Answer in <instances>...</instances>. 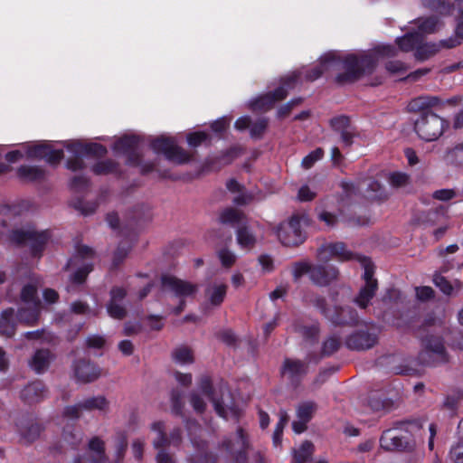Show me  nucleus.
<instances>
[{"instance_id": "35", "label": "nucleus", "mask_w": 463, "mask_h": 463, "mask_svg": "<svg viewBox=\"0 0 463 463\" xmlns=\"http://www.w3.org/2000/svg\"><path fill=\"white\" fill-rule=\"evenodd\" d=\"M422 5L441 15H449L454 8V4L449 0H422Z\"/></svg>"}, {"instance_id": "28", "label": "nucleus", "mask_w": 463, "mask_h": 463, "mask_svg": "<svg viewBox=\"0 0 463 463\" xmlns=\"http://www.w3.org/2000/svg\"><path fill=\"white\" fill-rule=\"evenodd\" d=\"M378 283H365L360 289L354 302L362 309L368 307L371 300L376 294Z\"/></svg>"}, {"instance_id": "32", "label": "nucleus", "mask_w": 463, "mask_h": 463, "mask_svg": "<svg viewBox=\"0 0 463 463\" xmlns=\"http://www.w3.org/2000/svg\"><path fill=\"white\" fill-rule=\"evenodd\" d=\"M17 175L24 181H41L45 177V170L35 165H21L17 169Z\"/></svg>"}, {"instance_id": "53", "label": "nucleus", "mask_w": 463, "mask_h": 463, "mask_svg": "<svg viewBox=\"0 0 463 463\" xmlns=\"http://www.w3.org/2000/svg\"><path fill=\"white\" fill-rule=\"evenodd\" d=\"M269 126V119L267 118H259L255 123L250 126V135L253 139H261Z\"/></svg>"}, {"instance_id": "49", "label": "nucleus", "mask_w": 463, "mask_h": 463, "mask_svg": "<svg viewBox=\"0 0 463 463\" xmlns=\"http://www.w3.org/2000/svg\"><path fill=\"white\" fill-rule=\"evenodd\" d=\"M211 135L204 131H195L189 133L186 137L187 143L192 147H197L202 144L211 146Z\"/></svg>"}, {"instance_id": "4", "label": "nucleus", "mask_w": 463, "mask_h": 463, "mask_svg": "<svg viewBox=\"0 0 463 463\" xmlns=\"http://www.w3.org/2000/svg\"><path fill=\"white\" fill-rule=\"evenodd\" d=\"M409 421H395L392 427L383 431L380 446L386 451L411 452L416 447L412 434L406 429Z\"/></svg>"}, {"instance_id": "14", "label": "nucleus", "mask_w": 463, "mask_h": 463, "mask_svg": "<svg viewBox=\"0 0 463 463\" xmlns=\"http://www.w3.org/2000/svg\"><path fill=\"white\" fill-rule=\"evenodd\" d=\"M308 373V364L299 359L285 358L280 368L281 375H286L288 383L298 388Z\"/></svg>"}, {"instance_id": "23", "label": "nucleus", "mask_w": 463, "mask_h": 463, "mask_svg": "<svg viewBox=\"0 0 463 463\" xmlns=\"http://www.w3.org/2000/svg\"><path fill=\"white\" fill-rule=\"evenodd\" d=\"M56 355L47 348L37 349L29 361V366L36 373H45L51 364L55 360Z\"/></svg>"}, {"instance_id": "52", "label": "nucleus", "mask_w": 463, "mask_h": 463, "mask_svg": "<svg viewBox=\"0 0 463 463\" xmlns=\"http://www.w3.org/2000/svg\"><path fill=\"white\" fill-rule=\"evenodd\" d=\"M241 154V149L239 146H232L216 156L214 161L222 165H229L239 157Z\"/></svg>"}, {"instance_id": "42", "label": "nucleus", "mask_w": 463, "mask_h": 463, "mask_svg": "<svg viewBox=\"0 0 463 463\" xmlns=\"http://www.w3.org/2000/svg\"><path fill=\"white\" fill-rule=\"evenodd\" d=\"M439 51L438 43H425L423 42L417 46L415 51V58L419 61H425L435 55Z\"/></svg>"}, {"instance_id": "54", "label": "nucleus", "mask_w": 463, "mask_h": 463, "mask_svg": "<svg viewBox=\"0 0 463 463\" xmlns=\"http://www.w3.org/2000/svg\"><path fill=\"white\" fill-rule=\"evenodd\" d=\"M172 356L175 361L181 364L194 363V356L192 350L187 346H180L174 350Z\"/></svg>"}, {"instance_id": "25", "label": "nucleus", "mask_w": 463, "mask_h": 463, "mask_svg": "<svg viewBox=\"0 0 463 463\" xmlns=\"http://www.w3.org/2000/svg\"><path fill=\"white\" fill-rule=\"evenodd\" d=\"M424 41L422 33L413 31L405 33L402 37H398L395 40L399 49L402 52H408L412 50H416L417 46Z\"/></svg>"}, {"instance_id": "57", "label": "nucleus", "mask_w": 463, "mask_h": 463, "mask_svg": "<svg viewBox=\"0 0 463 463\" xmlns=\"http://www.w3.org/2000/svg\"><path fill=\"white\" fill-rule=\"evenodd\" d=\"M288 420V416L285 411L280 412V419L277 423L276 429L273 432L272 439L273 444L278 447L281 444L283 430Z\"/></svg>"}, {"instance_id": "64", "label": "nucleus", "mask_w": 463, "mask_h": 463, "mask_svg": "<svg viewBox=\"0 0 463 463\" xmlns=\"http://www.w3.org/2000/svg\"><path fill=\"white\" fill-rule=\"evenodd\" d=\"M171 402L173 411L176 415H181L184 408L183 392L178 389H173L171 392Z\"/></svg>"}, {"instance_id": "11", "label": "nucleus", "mask_w": 463, "mask_h": 463, "mask_svg": "<svg viewBox=\"0 0 463 463\" xmlns=\"http://www.w3.org/2000/svg\"><path fill=\"white\" fill-rule=\"evenodd\" d=\"M71 368L76 382L84 384L96 382L103 373L102 368L87 358L74 360Z\"/></svg>"}, {"instance_id": "46", "label": "nucleus", "mask_w": 463, "mask_h": 463, "mask_svg": "<svg viewBox=\"0 0 463 463\" xmlns=\"http://www.w3.org/2000/svg\"><path fill=\"white\" fill-rule=\"evenodd\" d=\"M314 452V444L309 440L302 442L298 450H295L294 460L296 463H306L311 460Z\"/></svg>"}, {"instance_id": "26", "label": "nucleus", "mask_w": 463, "mask_h": 463, "mask_svg": "<svg viewBox=\"0 0 463 463\" xmlns=\"http://www.w3.org/2000/svg\"><path fill=\"white\" fill-rule=\"evenodd\" d=\"M302 302L306 306H312L316 307L322 316H324L328 307L327 300L324 296H321L310 289L303 290Z\"/></svg>"}, {"instance_id": "55", "label": "nucleus", "mask_w": 463, "mask_h": 463, "mask_svg": "<svg viewBox=\"0 0 463 463\" xmlns=\"http://www.w3.org/2000/svg\"><path fill=\"white\" fill-rule=\"evenodd\" d=\"M329 125H330L331 128L336 133H340V132L347 129L351 126H353L351 124L350 118L345 115H340V116L332 118L329 120Z\"/></svg>"}, {"instance_id": "13", "label": "nucleus", "mask_w": 463, "mask_h": 463, "mask_svg": "<svg viewBox=\"0 0 463 463\" xmlns=\"http://www.w3.org/2000/svg\"><path fill=\"white\" fill-rule=\"evenodd\" d=\"M163 288H167L180 298L194 297L198 292V285L180 279L175 276L162 274L160 277Z\"/></svg>"}, {"instance_id": "39", "label": "nucleus", "mask_w": 463, "mask_h": 463, "mask_svg": "<svg viewBox=\"0 0 463 463\" xmlns=\"http://www.w3.org/2000/svg\"><path fill=\"white\" fill-rule=\"evenodd\" d=\"M94 250L87 245H77L76 255L70 258L63 268V270L68 271L71 268L76 266L80 259L93 258Z\"/></svg>"}, {"instance_id": "2", "label": "nucleus", "mask_w": 463, "mask_h": 463, "mask_svg": "<svg viewBox=\"0 0 463 463\" xmlns=\"http://www.w3.org/2000/svg\"><path fill=\"white\" fill-rule=\"evenodd\" d=\"M383 303L386 306L383 313L384 321L397 327L406 326L418 337H424L423 334L437 323V318L433 315L421 318L417 308L408 309L404 313L396 289H388L383 298Z\"/></svg>"}, {"instance_id": "45", "label": "nucleus", "mask_w": 463, "mask_h": 463, "mask_svg": "<svg viewBox=\"0 0 463 463\" xmlns=\"http://www.w3.org/2000/svg\"><path fill=\"white\" fill-rule=\"evenodd\" d=\"M119 164L112 159L99 161L92 166V171L97 175H109L118 172Z\"/></svg>"}, {"instance_id": "7", "label": "nucleus", "mask_w": 463, "mask_h": 463, "mask_svg": "<svg viewBox=\"0 0 463 463\" xmlns=\"http://www.w3.org/2000/svg\"><path fill=\"white\" fill-rule=\"evenodd\" d=\"M150 146L156 154H163L168 161L177 165L187 164L192 160V155L179 146L173 137H156Z\"/></svg>"}, {"instance_id": "43", "label": "nucleus", "mask_w": 463, "mask_h": 463, "mask_svg": "<svg viewBox=\"0 0 463 463\" xmlns=\"http://www.w3.org/2000/svg\"><path fill=\"white\" fill-rule=\"evenodd\" d=\"M226 292L227 285H213L212 288L207 289L210 303L214 307H219L223 302Z\"/></svg>"}, {"instance_id": "16", "label": "nucleus", "mask_w": 463, "mask_h": 463, "mask_svg": "<svg viewBox=\"0 0 463 463\" xmlns=\"http://www.w3.org/2000/svg\"><path fill=\"white\" fill-rule=\"evenodd\" d=\"M64 154L61 149H53L47 143H40L30 146L27 149V157L32 159H45L47 163L52 165H58L63 158Z\"/></svg>"}, {"instance_id": "41", "label": "nucleus", "mask_w": 463, "mask_h": 463, "mask_svg": "<svg viewBox=\"0 0 463 463\" xmlns=\"http://www.w3.org/2000/svg\"><path fill=\"white\" fill-rule=\"evenodd\" d=\"M342 346V341L339 336L331 335L326 337L321 345L322 355L330 357L335 354Z\"/></svg>"}, {"instance_id": "51", "label": "nucleus", "mask_w": 463, "mask_h": 463, "mask_svg": "<svg viewBox=\"0 0 463 463\" xmlns=\"http://www.w3.org/2000/svg\"><path fill=\"white\" fill-rule=\"evenodd\" d=\"M92 269L93 265L91 263L83 264L71 275V281L77 285L83 284L86 281L88 275L92 271Z\"/></svg>"}, {"instance_id": "48", "label": "nucleus", "mask_w": 463, "mask_h": 463, "mask_svg": "<svg viewBox=\"0 0 463 463\" xmlns=\"http://www.w3.org/2000/svg\"><path fill=\"white\" fill-rule=\"evenodd\" d=\"M299 333L302 335L305 340L309 341L312 345H315L318 342L320 324L316 322L311 326H302L299 327Z\"/></svg>"}, {"instance_id": "21", "label": "nucleus", "mask_w": 463, "mask_h": 463, "mask_svg": "<svg viewBox=\"0 0 463 463\" xmlns=\"http://www.w3.org/2000/svg\"><path fill=\"white\" fill-rule=\"evenodd\" d=\"M65 147L70 152H77L84 156H90L98 158L104 157L108 153L106 146L99 143L84 144L80 141H71L67 143Z\"/></svg>"}, {"instance_id": "17", "label": "nucleus", "mask_w": 463, "mask_h": 463, "mask_svg": "<svg viewBox=\"0 0 463 463\" xmlns=\"http://www.w3.org/2000/svg\"><path fill=\"white\" fill-rule=\"evenodd\" d=\"M338 276V269L325 262V264L313 265L310 281L317 287H326L336 280Z\"/></svg>"}, {"instance_id": "18", "label": "nucleus", "mask_w": 463, "mask_h": 463, "mask_svg": "<svg viewBox=\"0 0 463 463\" xmlns=\"http://www.w3.org/2000/svg\"><path fill=\"white\" fill-rule=\"evenodd\" d=\"M378 342V336L368 330H357L347 336L345 345L350 350L362 351L373 347Z\"/></svg>"}, {"instance_id": "31", "label": "nucleus", "mask_w": 463, "mask_h": 463, "mask_svg": "<svg viewBox=\"0 0 463 463\" xmlns=\"http://www.w3.org/2000/svg\"><path fill=\"white\" fill-rule=\"evenodd\" d=\"M14 309L9 307L5 309L0 316V335L11 337L15 333V325L13 321Z\"/></svg>"}, {"instance_id": "44", "label": "nucleus", "mask_w": 463, "mask_h": 463, "mask_svg": "<svg viewBox=\"0 0 463 463\" xmlns=\"http://www.w3.org/2000/svg\"><path fill=\"white\" fill-rule=\"evenodd\" d=\"M447 163L454 165H463V141L454 147L449 148L444 156Z\"/></svg>"}, {"instance_id": "50", "label": "nucleus", "mask_w": 463, "mask_h": 463, "mask_svg": "<svg viewBox=\"0 0 463 463\" xmlns=\"http://www.w3.org/2000/svg\"><path fill=\"white\" fill-rule=\"evenodd\" d=\"M71 207L79 211L82 215L87 216L95 213L98 204L93 202H85L81 198H76L70 203Z\"/></svg>"}, {"instance_id": "62", "label": "nucleus", "mask_w": 463, "mask_h": 463, "mask_svg": "<svg viewBox=\"0 0 463 463\" xmlns=\"http://www.w3.org/2000/svg\"><path fill=\"white\" fill-rule=\"evenodd\" d=\"M73 154L72 157H70L66 162V166L68 169L76 172L79 170H82L86 167V165L83 161V155L77 153V152H71Z\"/></svg>"}, {"instance_id": "5", "label": "nucleus", "mask_w": 463, "mask_h": 463, "mask_svg": "<svg viewBox=\"0 0 463 463\" xmlns=\"http://www.w3.org/2000/svg\"><path fill=\"white\" fill-rule=\"evenodd\" d=\"M448 127L447 120L429 109L419 111L414 119V131L426 142L437 140Z\"/></svg>"}, {"instance_id": "22", "label": "nucleus", "mask_w": 463, "mask_h": 463, "mask_svg": "<svg viewBox=\"0 0 463 463\" xmlns=\"http://www.w3.org/2000/svg\"><path fill=\"white\" fill-rule=\"evenodd\" d=\"M199 387L202 392L213 404L216 413L222 418H227V411L223 406L222 399L216 397L211 377L208 375L202 376L199 382Z\"/></svg>"}, {"instance_id": "1", "label": "nucleus", "mask_w": 463, "mask_h": 463, "mask_svg": "<svg viewBox=\"0 0 463 463\" xmlns=\"http://www.w3.org/2000/svg\"><path fill=\"white\" fill-rule=\"evenodd\" d=\"M378 64L377 58L371 53H349L342 57L337 52L330 51L319 58V64L307 71L305 78L314 81L326 71H340L335 77V82L340 86L353 84L365 75L372 74Z\"/></svg>"}, {"instance_id": "3", "label": "nucleus", "mask_w": 463, "mask_h": 463, "mask_svg": "<svg viewBox=\"0 0 463 463\" xmlns=\"http://www.w3.org/2000/svg\"><path fill=\"white\" fill-rule=\"evenodd\" d=\"M49 230H38L33 225H26L13 229L9 232L8 239L11 243L19 248H28L33 259L40 260L52 239Z\"/></svg>"}, {"instance_id": "12", "label": "nucleus", "mask_w": 463, "mask_h": 463, "mask_svg": "<svg viewBox=\"0 0 463 463\" xmlns=\"http://www.w3.org/2000/svg\"><path fill=\"white\" fill-rule=\"evenodd\" d=\"M335 326H354L359 320L357 311L350 306L335 305L333 309L327 307L323 316Z\"/></svg>"}, {"instance_id": "58", "label": "nucleus", "mask_w": 463, "mask_h": 463, "mask_svg": "<svg viewBox=\"0 0 463 463\" xmlns=\"http://www.w3.org/2000/svg\"><path fill=\"white\" fill-rule=\"evenodd\" d=\"M97 455L98 453L86 451L82 456L75 458L74 463H105L107 461L106 454H101L100 457Z\"/></svg>"}, {"instance_id": "9", "label": "nucleus", "mask_w": 463, "mask_h": 463, "mask_svg": "<svg viewBox=\"0 0 463 463\" xmlns=\"http://www.w3.org/2000/svg\"><path fill=\"white\" fill-rule=\"evenodd\" d=\"M14 426L19 435V442L26 446L35 442L45 430L43 422L29 414H23L17 418Z\"/></svg>"}, {"instance_id": "63", "label": "nucleus", "mask_w": 463, "mask_h": 463, "mask_svg": "<svg viewBox=\"0 0 463 463\" xmlns=\"http://www.w3.org/2000/svg\"><path fill=\"white\" fill-rule=\"evenodd\" d=\"M128 252L129 247L126 243H119L113 254V267L118 268L125 260Z\"/></svg>"}, {"instance_id": "56", "label": "nucleus", "mask_w": 463, "mask_h": 463, "mask_svg": "<svg viewBox=\"0 0 463 463\" xmlns=\"http://www.w3.org/2000/svg\"><path fill=\"white\" fill-rule=\"evenodd\" d=\"M304 101V99L301 97L294 98L290 99L286 104L280 106L277 111V118L279 119H284L287 118L292 111V109L299 105H301Z\"/></svg>"}, {"instance_id": "15", "label": "nucleus", "mask_w": 463, "mask_h": 463, "mask_svg": "<svg viewBox=\"0 0 463 463\" xmlns=\"http://www.w3.org/2000/svg\"><path fill=\"white\" fill-rule=\"evenodd\" d=\"M332 258L340 261L356 259V255L346 249L342 241L323 244L317 249V259L322 262H328Z\"/></svg>"}, {"instance_id": "40", "label": "nucleus", "mask_w": 463, "mask_h": 463, "mask_svg": "<svg viewBox=\"0 0 463 463\" xmlns=\"http://www.w3.org/2000/svg\"><path fill=\"white\" fill-rule=\"evenodd\" d=\"M237 242L242 248L251 249L256 244V238L246 225L237 229Z\"/></svg>"}, {"instance_id": "36", "label": "nucleus", "mask_w": 463, "mask_h": 463, "mask_svg": "<svg viewBox=\"0 0 463 463\" xmlns=\"http://www.w3.org/2000/svg\"><path fill=\"white\" fill-rule=\"evenodd\" d=\"M441 24L442 23L437 16L430 15L424 19H419L417 32L422 33L423 36L425 34L434 33L439 31Z\"/></svg>"}, {"instance_id": "34", "label": "nucleus", "mask_w": 463, "mask_h": 463, "mask_svg": "<svg viewBox=\"0 0 463 463\" xmlns=\"http://www.w3.org/2000/svg\"><path fill=\"white\" fill-rule=\"evenodd\" d=\"M20 301L24 305H41L38 298V288L33 283L25 284L20 292Z\"/></svg>"}, {"instance_id": "29", "label": "nucleus", "mask_w": 463, "mask_h": 463, "mask_svg": "<svg viewBox=\"0 0 463 463\" xmlns=\"http://www.w3.org/2000/svg\"><path fill=\"white\" fill-rule=\"evenodd\" d=\"M245 214L233 207L223 209L219 214V222L222 224L231 225L232 227L242 223Z\"/></svg>"}, {"instance_id": "59", "label": "nucleus", "mask_w": 463, "mask_h": 463, "mask_svg": "<svg viewBox=\"0 0 463 463\" xmlns=\"http://www.w3.org/2000/svg\"><path fill=\"white\" fill-rule=\"evenodd\" d=\"M90 185V179L83 175H75L71 181V188L75 193H84L88 191Z\"/></svg>"}, {"instance_id": "20", "label": "nucleus", "mask_w": 463, "mask_h": 463, "mask_svg": "<svg viewBox=\"0 0 463 463\" xmlns=\"http://www.w3.org/2000/svg\"><path fill=\"white\" fill-rule=\"evenodd\" d=\"M285 99V95L281 90H274L269 91L250 102V109L252 111H268L271 109L274 105Z\"/></svg>"}, {"instance_id": "47", "label": "nucleus", "mask_w": 463, "mask_h": 463, "mask_svg": "<svg viewBox=\"0 0 463 463\" xmlns=\"http://www.w3.org/2000/svg\"><path fill=\"white\" fill-rule=\"evenodd\" d=\"M313 264L307 260L295 261L292 263V278L294 282H298L300 279L308 274L310 277Z\"/></svg>"}, {"instance_id": "38", "label": "nucleus", "mask_w": 463, "mask_h": 463, "mask_svg": "<svg viewBox=\"0 0 463 463\" xmlns=\"http://www.w3.org/2000/svg\"><path fill=\"white\" fill-rule=\"evenodd\" d=\"M442 99L437 96H427V97H419L418 99L412 101L411 108L418 109L419 111H423L425 109L431 110L430 109L433 107H439L441 109Z\"/></svg>"}, {"instance_id": "6", "label": "nucleus", "mask_w": 463, "mask_h": 463, "mask_svg": "<svg viewBox=\"0 0 463 463\" xmlns=\"http://www.w3.org/2000/svg\"><path fill=\"white\" fill-rule=\"evenodd\" d=\"M423 350L419 353L418 361L426 366H435L438 364L449 362V354L444 340L439 335H426L421 337Z\"/></svg>"}, {"instance_id": "33", "label": "nucleus", "mask_w": 463, "mask_h": 463, "mask_svg": "<svg viewBox=\"0 0 463 463\" xmlns=\"http://www.w3.org/2000/svg\"><path fill=\"white\" fill-rule=\"evenodd\" d=\"M365 194L366 197L371 201L383 202L388 198V194L384 186L374 179L369 180Z\"/></svg>"}, {"instance_id": "60", "label": "nucleus", "mask_w": 463, "mask_h": 463, "mask_svg": "<svg viewBox=\"0 0 463 463\" xmlns=\"http://www.w3.org/2000/svg\"><path fill=\"white\" fill-rule=\"evenodd\" d=\"M107 312L109 315V317L118 320L124 319L128 315L126 307L121 306L119 303L109 302L107 304Z\"/></svg>"}, {"instance_id": "37", "label": "nucleus", "mask_w": 463, "mask_h": 463, "mask_svg": "<svg viewBox=\"0 0 463 463\" xmlns=\"http://www.w3.org/2000/svg\"><path fill=\"white\" fill-rule=\"evenodd\" d=\"M301 72L298 71H293L290 74L285 75L279 79V86L275 90H281L285 95V99L288 97V92L294 90L300 79Z\"/></svg>"}, {"instance_id": "30", "label": "nucleus", "mask_w": 463, "mask_h": 463, "mask_svg": "<svg viewBox=\"0 0 463 463\" xmlns=\"http://www.w3.org/2000/svg\"><path fill=\"white\" fill-rule=\"evenodd\" d=\"M81 402V407L86 411H99L107 412L109 410V402L104 395L92 396L84 399Z\"/></svg>"}, {"instance_id": "10", "label": "nucleus", "mask_w": 463, "mask_h": 463, "mask_svg": "<svg viewBox=\"0 0 463 463\" xmlns=\"http://www.w3.org/2000/svg\"><path fill=\"white\" fill-rule=\"evenodd\" d=\"M140 137L136 135H125L116 140L113 150L127 156L126 164L139 166L142 163V154L139 151Z\"/></svg>"}, {"instance_id": "61", "label": "nucleus", "mask_w": 463, "mask_h": 463, "mask_svg": "<svg viewBox=\"0 0 463 463\" xmlns=\"http://www.w3.org/2000/svg\"><path fill=\"white\" fill-rule=\"evenodd\" d=\"M323 156H324L323 148L317 147L303 158L301 165L305 169H309L314 165V164L317 161L321 159L323 157Z\"/></svg>"}, {"instance_id": "24", "label": "nucleus", "mask_w": 463, "mask_h": 463, "mask_svg": "<svg viewBox=\"0 0 463 463\" xmlns=\"http://www.w3.org/2000/svg\"><path fill=\"white\" fill-rule=\"evenodd\" d=\"M432 280L434 285L448 297H456L463 289V282L461 280L455 279L453 282H450L439 273H435Z\"/></svg>"}, {"instance_id": "19", "label": "nucleus", "mask_w": 463, "mask_h": 463, "mask_svg": "<svg viewBox=\"0 0 463 463\" xmlns=\"http://www.w3.org/2000/svg\"><path fill=\"white\" fill-rule=\"evenodd\" d=\"M48 390L45 384L40 381H33L24 386L20 392L21 400L26 404H34L47 397Z\"/></svg>"}, {"instance_id": "27", "label": "nucleus", "mask_w": 463, "mask_h": 463, "mask_svg": "<svg viewBox=\"0 0 463 463\" xmlns=\"http://www.w3.org/2000/svg\"><path fill=\"white\" fill-rule=\"evenodd\" d=\"M41 307L39 305H25L17 310L16 317L20 323L29 326L34 325L40 317Z\"/></svg>"}, {"instance_id": "8", "label": "nucleus", "mask_w": 463, "mask_h": 463, "mask_svg": "<svg viewBox=\"0 0 463 463\" xmlns=\"http://www.w3.org/2000/svg\"><path fill=\"white\" fill-rule=\"evenodd\" d=\"M301 219L298 214H294L279 225L276 233L283 245L298 247L306 241V233L301 229Z\"/></svg>"}]
</instances>
